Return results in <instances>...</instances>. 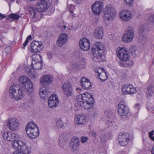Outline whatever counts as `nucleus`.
<instances>
[{
	"instance_id": "nucleus-48",
	"label": "nucleus",
	"mask_w": 154,
	"mask_h": 154,
	"mask_svg": "<svg viewBox=\"0 0 154 154\" xmlns=\"http://www.w3.org/2000/svg\"><path fill=\"white\" fill-rule=\"evenodd\" d=\"M105 114L106 115H107V116L108 117H109L111 118L112 116V112H109L108 110L106 111L105 112Z\"/></svg>"
},
{
	"instance_id": "nucleus-18",
	"label": "nucleus",
	"mask_w": 154,
	"mask_h": 154,
	"mask_svg": "<svg viewBox=\"0 0 154 154\" xmlns=\"http://www.w3.org/2000/svg\"><path fill=\"white\" fill-rule=\"evenodd\" d=\"M59 100L57 96L55 94H52L49 98L48 101V105L50 108H52L56 107L58 104Z\"/></svg>"
},
{
	"instance_id": "nucleus-43",
	"label": "nucleus",
	"mask_w": 154,
	"mask_h": 154,
	"mask_svg": "<svg viewBox=\"0 0 154 154\" xmlns=\"http://www.w3.org/2000/svg\"><path fill=\"white\" fill-rule=\"evenodd\" d=\"M149 137L150 139L154 141V131L153 130L149 133Z\"/></svg>"
},
{
	"instance_id": "nucleus-20",
	"label": "nucleus",
	"mask_w": 154,
	"mask_h": 154,
	"mask_svg": "<svg viewBox=\"0 0 154 154\" xmlns=\"http://www.w3.org/2000/svg\"><path fill=\"white\" fill-rule=\"evenodd\" d=\"M79 45L81 49L84 51H87L90 48L89 41L86 38H83L80 39Z\"/></svg>"
},
{
	"instance_id": "nucleus-6",
	"label": "nucleus",
	"mask_w": 154,
	"mask_h": 154,
	"mask_svg": "<svg viewBox=\"0 0 154 154\" xmlns=\"http://www.w3.org/2000/svg\"><path fill=\"white\" fill-rule=\"evenodd\" d=\"M117 111L119 115L124 119L127 117L129 111V108L124 101H121L118 104Z\"/></svg>"
},
{
	"instance_id": "nucleus-50",
	"label": "nucleus",
	"mask_w": 154,
	"mask_h": 154,
	"mask_svg": "<svg viewBox=\"0 0 154 154\" xmlns=\"http://www.w3.org/2000/svg\"><path fill=\"white\" fill-rule=\"evenodd\" d=\"M91 134L93 137H94L95 138L96 137L97 135L96 132L94 131H92L91 132Z\"/></svg>"
},
{
	"instance_id": "nucleus-23",
	"label": "nucleus",
	"mask_w": 154,
	"mask_h": 154,
	"mask_svg": "<svg viewBox=\"0 0 154 154\" xmlns=\"http://www.w3.org/2000/svg\"><path fill=\"white\" fill-rule=\"evenodd\" d=\"M68 138V135L66 133H63L60 136L58 143L61 149L63 148L64 146L66 144V141Z\"/></svg>"
},
{
	"instance_id": "nucleus-21",
	"label": "nucleus",
	"mask_w": 154,
	"mask_h": 154,
	"mask_svg": "<svg viewBox=\"0 0 154 154\" xmlns=\"http://www.w3.org/2000/svg\"><path fill=\"white\" fill-rule=\"evenodd\" d=\"M68 37L66 34L61 33L59 36L57 41V45L60 47H62L65 44L68 40Z\"/></svg>"
},
{
	"instance_id": "nucleus-53",
	"label": "nucleus",
	"mask_w": 154,
	"mask_h": 154,
	"mask_svg": "<svg viewBox=\"0 0 154 154\" xmlns=\"http://www.w3.org/2000/svg\"><path fill=\"white\" fill-rule=\"evenodd\" d=\"M75 14H70L69 15V17L71 18L72 19L75 16Z\"/></svg>"
},
{
	"instance_id": "nucleus-45",
	"label": "nucleus",
	"mask_w": 154,
	"mask_h": 154,
	"mask_svg": "<svg viewBox=\"0 0 154 154\" xmlns=\"http://www.w3.org/2000/svg\"><path fill=\"white\" fill-rule=\"evenodd\" d=\"M101 142H104L106 141V137L105 134H102L100 136Z\"/></svg>"
},
{
	"instance_id": "nucleus-9",
	"label": "nucleus",
	"mask_w": 154,
	"mask_h": 154,
	"mask_svg": "<svg viewBox=\"0 0 154 154\" xmlns=\"http://www.w3.org/2000/svg\"><path fill=\"white\" fill-rule=\"evenodd\" d=\"M122 94L124 95L132 94L137 92V90L132 85L125 84L122 88Z\"/></svg>"
},
{
	"instance_id": "nucleus-19",
	"label": "nucleus",
	"mask_w": 154,
	"mask_h": 154,
	"mask_svg": "<svg viewBox=\"0 0 154 154\" xmlns=\"http://www.w3.org/2000/svg\"><path fill=\"white\" fill-rule=\"evenodd\" d=\"M80 146L79 140L78 138L76 137H72L70 142L69 148L73 151H75Z\"/></svg>"
},
{
	"instance_id": "nucleus-56",
	"label": "nucleus",
	"mask_w": 154,
	"mask_h": 154,
	"mask_svg": "<svg viewBox=\"0 0 154 154\" xmlns=\"http://www.w3.org/2000/svg\"><path fill=\"white\" fill-rule=\"evenodd\" d=\"M147 39V37L146 36L144 37V38L143 39H142V40L144 42H145L146 41Z\"/></svg>"
},
{
	"instance_id": "nucleus-62",
	"label": "nucleus",
	"mask_w": 154,
	"mask_h": 154,
	"mask_svg": "<svg viewBox=\"0 0 154 154\" xmlns=\"http://www.w3.org/2000/svg\"><path fill=\"white\" fill-rule=\"evenodd\" d=\"M17 2V3L18 4H19V3H18V1H17V2Z\"/></svg>"
},
{
	"instance_id": "nucleus-57",
	"label": "nucleus",
	"mask_w": 154,
	"mask_h": 154,
	"mask_svg": "<svg viewBox=\"0 0 154 154\" xmlns=\"http://www.w3.org/2000/svg\"><path fill=\"white\" fill-rule=\"evenodd\" d=\"M127 64L128 65V66H130L131 65H132L133 63L131 61H130L129 62V63H127Z\"/></svg>"
},
{
	"instance_id": "nucleus-36",
	"label": "nucleus",
	"mask_w": 154,
	"mask_h": 154,
	"mask_svg": "<svg viewBox=\"0 0 154 154\" xmlns=\"http://www.w3.org/2000/svg\"><path fill=\"white\" fill-rule=\"evenodd\" d=\"M20 16L18 15L14 14H12L9 15L8 19L12 18L13 20H18L20 18Z\"/></svg>"
},
{
	"instance_id": "nucleus-13",
	"label": "nucleus",
	"mask_w": 154,
	"mask_h": 154,
	"mask_svg": "<svg viewBox=\"0 0 154 154\" xmlns=\"http://www.w3.org/2000/svg\"><path fill=\"white\" fill-rule=\"evenodd\" d=\"M32 52L37 53L41 51L43 48L42 43L41 42L33 41L31 44Z\"/></svg>"
},
{
	"instance_id": "nucleus-22",
	"label": "nucleus",
	"mask_w": 154,
	"mask_h": 154,
	"mask_svg": "<svg viewBox=\"0 0 154 154\" xmlns=\"http://www.w3.org/2000/svg\"><path fill=\"white\" fill-rule=\"evenodd\" d=\"M95 72L97 73V76L102 82L105 81L107 79L106 72L103 68H100L98 70H96Z\"/></svg>"
},
{
	"instance_id": "nucleus-40",
	"label": "nucleus",
	"mask_w": 154,
	"mask_h": 154,
	"mask_svg": "<svg viewBox=\"0 0 154 154\" xmlns=\"http://www.w3.org/2000/svg\"><path fill=\"white\" fill-rule=\"evenodd\" d=\"M31 38V36L30 35H29L26 38V39L25 42L23 44V47H22L23 48V49H25V48L27 45V44L29 42V41L30 39Z\"/></svg>"
},
{
	"instance_id": "nucleus-42",
	"label": "nucleus",
	"mask_w": 154,
	"mask_h": 154,
	"mask_svg": "<svg viewBox=\"0 0 154 154\" xmlns=\"http://www.w3.org/2000/svg\"><path fill=\"white\" fill-rule=\"evenodd\" d=\"M126 5L132 6L134 5V0H124Z\"/></svg>"
},
{
	"instance_id": "nucleus-55",
	"label": "nucleus",
	"mask_w": 154,
	"mask_h": 154,
	"mask_svg": "<svg viewBox=\"0 0 154 154\" xmlns=\"http://www.w3.org/2000/svg\"><path fill=\"white\" fill-rule=\"evenodd\" d=\"M13 154H23L22 152L19 151H15Z\"/></svg>"
},
{
	"instance_id": "nucleus-4",
	"label": "nucleus",
	"mask_w": 154,
	"mask_h": 154,
	"mask_svg": "<svg viewBox=\"0 0 154 154\" xmlns=\"http://www.w3.org/2000/svg\"><path fill=\"white\" fill-rule=\"evenodd\" d=\"M9 92L11 97L17 100L22 99L24 95L22 90L16 85H13L10 87Z\"/></svg>"
},
{
	"instance_id": "nucleus-52",
	"label": "nucleus",
	"mask_w": 154,
	"mask_h": 154,
	"mask_svg": "<svg viewBox=\"0 0 154 154\" xmlns=\"http://www.w3.org/2000/svg\"><path fill=\"white\" fill-rule=\"evenodd\" d=\"M140 104L139 103L136 104L134 105V107L137 109H139Z\"/></svg>"
},
{
	"instance_id": "nucleus-37",
	"label": "nucleus",
	"mask_w": 154,
	"mask_h": 154,
	"mask_svg": "<svg viewBox=\"0 0 154 154\" xmlns=\"http://www.w3.org/2000/svg\"><path fill=\"white\" fill-rule=\"evenodd\" d=\"M86 60L83 58H80L78 64L81 67L83 68L86 63Z\"/></svg>"
},
{
	"instance_id": "nucleus-35",
	"label": "nucleus",
	"mask_w": 154,
	"mask_h": 154,
	"mask_svg": "<svg viewBox=\"0 0 154 154\" xmlns=\"http://www.w3.org/2000/svg\"><path fill=\"white\" fill-rule=\"evenodd\" d=\"M154 92V85H151L149 86L146 91L147 95L148 97L151 96Z\"/></svg>"
},
{
	"instance_id": "nucleus-58",
	"label": "nucleus",
	"mask_w": 154,
	"mask_h": 154,
	"mask_svg": "<svg viewBox=\"0 0 154 154\" xmlns=\"http://www.w3.org/2000/svg\"><path fill=\"white\" fill-rule=\"evenodd\" d=\"M151 152L152 154H154V146L152 147V150Z\"/></svg>"
},
{
	"instance_id": "nucleus-39",
	"label": "nucleus",
	"mask_w": 154,
	"mask_h": 154,
	"mask_svg": "<svg viewBox=\"0 0 154 154\" xmlns=\"http://www.w3.org/2000/svg\"><path fill=\"white\" fill-rule=\"evenodd\" d=\"M28 75L31 78L35 79L37 77V75L34 71H29L28 73Z\"/></svg>"
},
{
	"instance_id": "nucleus-24",
	"label": "nucleus",
	"mask_w": 154,
	"mask_h": 154,
	"mask_svg": "<svg viewBox=\"0 0 154 154\" xmlns=\"http://www.w3.org/2000/svg\"><path fill=\"white\" fill-rule=\"evenodd\" d=\"M39 94L41 97L45 100L50 94L48 88L47 87H42L40 89Z\"/></svg>"
},
{
	"instance_id": "nucleus-29",
	"label": "nucleus",
	"mask_w": 154,
	"mask_h": 154,
	"mask_svg": "<svg viewBox=\"0 0 154 154\" xmlns=\"http://www.w3.org/2000/svg\"><path fill=\"white\" fill-rule=\"evenodd\" d=\"M29 137L32 139H35L39 135V132L38 128L34 129V130L29 131L26 132Z\"/></svg>"
},
{
	"instance_id": "nucleus-7",
	"label": "nucleus",
	"mask_w": 154,
	"mask_h": 154,
	"mask_svg": "<svg viewBox=\"0 0 154 154\" xmlns=\"http://www.w3.org/2000/svg\"><path fill=\"white\" fill-rule=\"evenodd\" d=\"M116 53L118 57L122 61H128L130 58V56L128 54V52L125 48H117Z\"/></svg>"
},
{
	"instance_id": "nucleus-34",
	"label": "nucleus",
	"mask_w": 154,
	"mask_h": 154,
	"mask_svg": "<svg viewBox=\"0 0 154 154\" xmlns=\"http://www.w3.org/2000/svg\"><path fill=\"white\" fill-rule=\"evenodd\" d=\"M42 62H36L35 63L33 64V63H32L31 66L32 69L35 70L41 69L42 67Z\"/></svg>"
},
{
	"instance_id": "nucleus-1",
	"label": "nucleus",
	"mask_w": 154,
	"mask_h": 154,
	"mask_svg": "<svg viewBox=\"0 0 154 154\" xmlns=\"http://www.w3.org/2000/svg\"><path fill=\"white\" fill-rule=\"evenodd\" d=\"M78 104L85 109H89L93 106L94 101L93 96L89 93L85 92L76 96Z\"/></svg>"
},
{
	"instance_id": "nucleus-32",
	"label": "nucleus",
	"mask_w": 154,
	"mask_h": 154,
	"mask_svg": "<svg viewBox=\"0 0 154 154\" xmlns=\"http://www.w3.org/2000/svg\"><path fill=\"white\" fill-rule=\"evenodd\" d=\"M38 128L37 125L33 122H30L26 126V132L29 131L34 130V129Z\"/></svg>"
},
{
	"instance_id": "nucleus-51",
	"label": "nucleus",
	"mask_w": 154,
	"mask_h": 154,
	"mask_svg": "<svg viewBox=\"0 0 154 154\" xmlns=\"http://www.w3.org/2000/svg\"><path fill=\"white\" fill-rule=\"evenodd\" d=\"M48 57L49 59H51L52 57V54L50 53H48Z\"/></svg>"
},
{
	"instance_id": "nucleus-46",
	"label": "nucleus",
	"mask_w": 154,
	"mask_h": 154,
	"mask_svg": "<svg viewBox=\"0 0 154 154\" xmlns=\"http://www.w3.org/2000/svg\"><path fill=\"white\" fill-rule=\"evenodd\" d=\"M149 21L152 23H154V14L151 15L149 18Z\"/></svg>"
},
{
	"instance_id": "nucleus-60",
	"label": "nucleus",
	"mask_w": 154,
	"mask_h": 154,
	"mask_svg": "<svg viewBox=\"0 0 154 154\" xmlns=\"http://www.w3.org/2000/svg\"><path fill=\"white\" fill-rule=\"evenodd\" d=\"M33 17H35V13L34 11H33Z\"/></svg>"
},
{
	"instance_id": "nucleus-27",
	"label": "nucleus",
	"mask_w": 154,
	"mask_h": 154,
	"mask_svg": "<svg viewBox=\"0 0 154 154\" xmlns=\"http://www.w3.org/2000/svg\"><path fill=\"white\" fill-rule=\"evenodd\" d=\"M52 82V77L49 75H45L43 76L40 79V82L44 85H49Z\"/></svg>"
},
{
	"instance_id": "nucleus-28",
	"label": "nucleus",
	"mask_w": 154,
	"mask_h": 154,
	"mask_svg": "<svg viewBox=\"0 0 154 154\" xmlns=\"http://www.w3.org/2000/svg\"><path fill=\"white\" fill-rule=\"evenodd\" d=\"M15 140L14 141H12L11 144L14 149L20 150L25 143L21 140Z\"/></svg>"
},
{
	"instance_id": "nucleus-49",
	"label": "nucleus",
	"mask_w": 154,
	"mask_h": 154,
	"mask_svg": "<svg viewBox=\"0 0 154 154\" xmlns=\"http://www.w3.org/2000/svg\"><path fill=\"white\" fill-rule=\"evenodd\" d=\"M67 28L69 30H75L77 29V28H75V29L73 28V26L72 25H71V26H69L67 27Z\"/></svg>"
},
{
	"instance_id": "nucleus-63",
	"label": "nucleus",
	"mask_w": 154,
	"mask_h": 154,
	"mask_svg": "<svg viewBox=\"0 0 154 154\" xmlns=\"http://www.w3.org/2000/svg\"><path fill=\"white\" fill-rule=\"evenodd\" d=\"M79 89V88H76V89H77V90Z\"/></svg>"
},
{
	"instance_id": "nucleus-11",
	"label": "nucleus",
	"mask_w": 154,
	"mask_h": 154,
	"mask_svg": "<svg viewBox=\"0 0 154 154\" xmlns=\"http://www.w3.org/2000/svg\"><path fill=\"white\" fill-rule=\"evenodd\" d=\"M103 6L102 3L100 1L94 2L91 6L92 12L96 15H99L101 12Z\"/></svg>"
},
{
	"instance_id": "nucleus-44",
	"label": "nucleus",
	"mask_w": 154,
	"mask_h": 154,
	"mask_svg": "<svg viewBox=\"0 0 154 154\" xmlns=\"http://www.w3.org/2000/svg\"><path fill=\"white\" fill-rule=\"evenodd\" d=\"M139 34L141 35L146 31V29L144 26H141L139 27Z\"/></svg>"
},
{
	"instance_id": "nucleus-64",
	"label": "nucleus",
	"mask_w": 154,
	"mask_h": 154,
	"mask_svg": "<svg viewBox=\"0 0 154 154\" xmlns=\"http://www.w3.org/2000/svg\"><path fill=\"white\" fill-rule=\"evenodd\" d=\"M110 122L111 123H112V121H111V122Z\"/></svg>"
},
{
	"instance_id": "nucleus-10",
	"label": "nucleus",
	"mask_w": 154,
	"mask_h": 154,
	"mask_svg": "<svg viewBox=\"0 0 154 154\" xmlns=\"http://www.w3.org/2000/svg\"><path fill=\"white\" fill-rule=\"evenodd\" d=\"M62 90L66 97H69L72 94V88L70 83L68 82L64 83L62 87Z\"/></svg>"
},
{
	"instance_id": "nucleus-41",
	"label": "nucleus",
	"mask_w": 154,
	"mask_h": 154,
	"mask_svg": "<svg viewBox=\"0 0 154 154\" xmlns=\"http://www.w3.org/2000/svg\"><path fill=\"white\" fill-rule=\"evenodd\" d=\"M68 10L71 13H73V11L75 10V6L71 4L68 6Z\"/></svg>"
},
{
	"instance_id": "nucleus-8",
	"label": "nucleus",
	"mask_w": 154,
	"mask_h": 154,
	"mask_svg": "<svg viewBox=\"0 0 154 154\" xmlns=\"http://www.w3.org/2000/svg\"><path fill=\"white\" fill-rule=\"evenodd\" d=\"M134 37V34L132 29H129L127 30L123 34L122 37V40L125 43H129L131 42Z\"/></svg>"
},
{
	"instance_id": "nucleus-26",
	"label": "nucleus",
	"mask_w": 154,
	"mask_h": 154,
	"mask_svg": "<svg viewBox=\"0 0 154 154\" xmlns=\"http://www.w3.org/2000/svg\"><path fill=\"white\" fill-rule=\"evenodd\" d=\"M103 34V30L101 27H98L96 28L93 33L94 36L97 39L102 38Z\"/></svg>"
},
{
	"instance_id": "nucleus-38",
	"label": "nucleus",
	"mask_w": 154,
	"mask_h": 154,
	"mask_svg": "<svg viewBox=\"0 0 154 154\" xmlns=\"http://www.w3.org/2000/svg\"><path fill=\"white\" fill-rule=\"evenodd\" d=\"M56 125L58 128H62L63 127V123L61 120L60 119L56 120Z\"/></svg>"
},
{
	"instance_id": "nucleus-15",
	"label": "nucleus",
	"mask_w": 154,
	"mask_h": 154,
	"mask_svg": "<svg viewBox=\"0 0 154 154\" xmlns=\"http://www.w3.org/2000/svg\"><path fill=\"white\" fill-rule=\"evenodd\" d=\"M4 139L8 141H14L15 140H19L20 136L17 134L10 132H6L3 135Z\"/></svg>"
},
{
	"instance_id": "nucleus-54",
	"label": "nucleus",
	"mask_w": 154,
	"mask_h": 154,
	"mask_svg": "<svg viewBox=\"0 0 154 154\" xmlns=\"http://www.w3.org/2000/svg\"><path fill=\"white\" fill-rule=\"evenodd\" d=\"M5 17V15L0 13V17L1 18L0 20L2 19Z\"/></svg>"
},
{
	"instance_id": "nucleus-33",
	"label": "nucleus",
	"mask_w": 154,
	"mask_h": 154,
	"mask_svg": "<svg viewBox=\"0 0 154 154\" xmlns=\"http://www.w3.org/2000/svg\"><path fill=\"white\" fill-rule=\"evenodd\" d=\"M20 152L23 154H29L30 152V148L25 143L20 149Z\"/></svg>"
},
{
	"instance_id": "nucleus-5",
	"label": "nucleus",
	"mask_w": 154,
	"mask_h": 154,
	"mask_svg": "<svg viewBox=\"0 0 154 154\" xmlns=\"http://www.w3.org/2000/svg\"><path fill=\"white\" fill-rule=\"evenodd\" d=\"M19 82L28 92H30L33 91V83L27 77L24 76L20 77Z\"/></svg>"
},
{
	"instance_id": "nucleus-59",
	"label": "nucleus",
	"mask_w": 154,
	"mask_h": 154,
	"mask_svg": "<svg viewBox=\"0 0 154 154\" xmlns=\"http://www.w3.org/2000/svg\"><path fill=\"white\" fill-rule=\"evenodd\" d=\"M75 2H76L77 4L79 3L80 2L79 0H78V1L75 0Z\"/></svg>"
},
{
	"instance_id": "nucleus-30",
	"label": "nucleus",
	"mask_w": 154,
	"mask_h": 154,
	"mask_svg": "<svg viewBox=\"0 0 154 154\" xmlns=\"http://www.w3.org/2000/svg\"><path fill=\"white\" fill-rule=\"evenodd\" d=\"M75 119L78 121V123L79 125H84L86 122L85 116L82 114L77 115Z\"/></svg>"
},
{
	"instance_id": "nucleus-3",
	"label": "nucleus",
	"mask_w": 154,
	"mask_h": 154,
	"mask_svg": "<svg viewBox=\"0 0 154 154\" xmlns=\"http://www.w3.org/2000/svg\"><path fill=\"white\" fill-rule=\"evenodd\" d=\"M116 11L115 8L111 6H106L104 9L103 18L106 24H108L115 17Z\"/></svg>"
},
{
	"instance_id": "nucleus-17",
	"label": "nucleus",
	"mask_w": 154,
	"mask_h": 154,
	"mask_svg": "<svg viewBox=\"0 0 154 154\" xmlns=\"http://www.w3.org/2000/svg\"><path fill=\"white\" fill-rule=\"evenodd\" d=\"M36 7L38 11L44 12L48 9L49 6L46 1L44 0H40L37 3Z\"/></svg>"
},
{
	"instance_id": "nucleus-14",
	"label": "nucleus",
	"mask_w": 154,
	"mask_h": 154,
	"mask_svg": "<svg viewBox=\"0 0 154 154\" xmlns=\"http://www.w3.org/2000/svg\"><path fill=\"white\" fill-rule=\"evenodd\" d=\"M7 125L10 129L14 131L17 129L19 126L18 120L15 118L9 119L7 122Z\"/></svg>"
},
{
	"instance_id": "nucleus-61",
	"label": "nucleus",
	"mask_w": 154,
	"mask_h": 154,
	"mask_svg": "<svg viewBox=\"0 0 154 154\" xmlns=\"http://www.w3.org/2000/svg\"><path fill=\"white\" fill-rule=\"evenodd\" d=\"M64 29H65L66 28V26L65 25H64L63 26Z\"/></svg>"
},
{
	"instance_id": "nucleus-47",
	"label": "nucleus",
	"mask_w": 154,
	"mask_h": 154,
	"mask_svg": "<svg viewBox=\"0 0 154 154\" xmlns=\"http://www.w3.org/2000/svg\"><path fill=\"white\" fill-rule=\"evenodd\" d=\"M87 140V137H81V142L82 143H84Z\"/></svg>"
},
{
	"instance_id": "nucleus-12",
	"label": "nucleus",
	"mask_w": 154,
	"mask_h": 154,
	"mask_svg": "<svg viewBox=\"0 0 154 154\" xmlns=\"http://www.w3.org/2000/svg\"><path fill=\"white\" fill-rule=\"evenodd\" d=\"M118 139L119 143L122 146L126 145L130 140L129 135L127 133H120L119 135Z\"/></svg>"
},
{
	"instance_id": "nucleus-25",
	"label": "nucleus",
	"mask_w": 154,
	"mask_h": 154,
	"mask_svg": "<svg viewBox=\"0 0 154 154\" xmlns=\"http://www.w3.org/2000/svg\"><path fill=\"white\" fill-rule=\"evenodd\" d=\"M82 88L86 90H90L91 87V83L90 81L84 77H82L80 81Z\"/></svg>"
},
{
	"instance_id": "nucleus-31",
	"label": "nucleus",
	"mask_w": 154,
	"mask_h": 154,
	"mask_svg": "<svg viewBox=\"0 0 154 154\" xmlns=\"http://www.w3.org/2000/svg\"><path fill=\"white\" fill-rule=\"evenodd\" d=\"M32 60V63L33 64L35 63L36 62H42V57L39 54H34L31 56Z\"/></svg>"
},
{
	"instance_id": "nucleus-2",
	"label": "nucleus",
	"mask_w": 154,
	"mask_h": 154,
	"mask_svg": "<svg viewBox=\"0 0 154 154\" xmlns=\"http://www.w3.org/2000/svg\"><path fill=\"white\" fill-rule=\"evenodd\" d=\"M104 48L103 43L100 42L95 43L91 50L94 59L96 61L101 62L102 61V53Z\"/></svg>"
},
{
	"instance_id": "nucleus-16",
	"label": "nucleus",
	"mask_w": 154,
	"mask_h": 154,
	"mask_svg": "<svg viewBox=\"0 0 154 154\" xmlns=\"http://www.w3.org/2000/svg\"><path fill=\"white\" fill-rule=\"evenodd\" d=\"M119 16L120 19L125 21H129L132 18L131 12L127 10H123L120 11Z\"/></svg>"
}]
</instances>
